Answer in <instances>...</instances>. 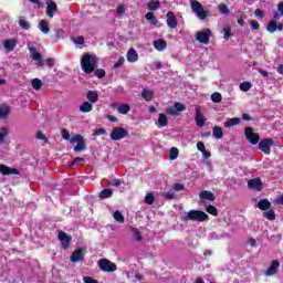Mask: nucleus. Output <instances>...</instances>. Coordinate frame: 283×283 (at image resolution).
Segmentation results:
<instances>
[{
    "mask_svg": "<svg viewBox=\"0 0 283 283\" xmlns=\"http://www.w3.org/2000/svg\"><path fill=\"white\" fill-rule=\"evenodd\" d=\"M97 64H98V57H96V55L86 53L81 59L82 70L85 74H92V72L96 70Z\"/></svg>",
    "mask_w": 283,
    "mask_h": 283,
    "instance_id": "nucleus-1",
    "label": "nucleus"
},
{
    "mask_svg": "<svg viewBox=\"0 0 283 283\" xmlns=\"http://www.w3.org/2000/svg\"><path fill=\"white\" fill-rule=\"evenodd\" d=\"M190 8L193 14H196V18L200 19V21H205L211 17V13L208 10H205V7L198 0L190 1Z\"/></svg>",
    "mask_w": 283,
    "mask_h": 283,
    "instance_id": "nucleus-2",
    "label": "nucleus"
},
{
    "mask_svg": "<svg viewBox=\"0 0 283 283\" xmlns=\"http://www.w3.org/2000/svg\"><path fill=\"white\" fill-rule=\"evenodd\" d=\"M256 207L261 211H265L263 212V216L266 218V220H275V210L271 209V201H269V199L259 200Z\"/></svg>",
    "mask_w": 283,
    "mask_h": 283,
    "instance_id": "nucleus-3",
    "label": "nucleus"
},
{
    "mask_svg": "<svg viewBox=\"0 0 283 283\" xmlns=\"http://www.w3.org/2000/svg\"><path fill=\"white\" fill-rule=\"evenodd\" d=\"M209 216L202 210H190L185 220H191L192 222H205Z\"/></svg>",
    "mask_w": 283,
    "mask_h": 283,
    "instance_id": "nucleus-4",
    "label": "nucleus"
},
{
    "mask_svg": "<svg viewBox=\"0 0 283 283\" xmlns=\"http://www.w3.org/2000/svg\"><path fill=\"white\" fill-rule=\"evenodd\" d=\"M97 266L102 273H114L117 269L116 264L107 259H99L97 261Z\"/></svg>",
    "mask_w": 283,
    "mask_h": 283,
    "instance_id": "nucleus-5",
    "label": "nucleus"
},
{
    "mask_svg": "<svg viewBox=\"0 0 283 283\" xmlns=\"http://www.w3.org/2000/svg\"><path fill=\"white\" fill-rule=\"evenodd\" d=\"M195 39L198 43L202 45H209V41L211 39V29H203L201 31H197L195 33Z\"/></svg>",
    "mask_w": 283,
    "mask_h": 283,
    "instance_id": "nucleus-6",
    "label": "nucleus"
},
{
    "mask_svg": "<svg viewBox=\"0 0 283 283\" xmlns=\"http://www.w3.org/2000/svg\"><path fill=\"white\" fill-rule=\"evenodd\" d=\"M129 136V132L123 127H115L111 133V140H123V138H127Z\"/></svg>",
    "mask_w": 283,
    "mask_h": 283,
    "instance_id": "nucleus-7",
    "label": "nucleus"
},
{
    "mask_svg": "<svg viewBox=\"0 0 283 283\" xmlns=\"http://www.w3.org/2000/svg\"><path fill=\"white\" fill-rule=\"evenodd\" d=\"M85 253H87V248H78L71 255V262H83L85 260Z\"/></svg>",
    "mask_w": 283,
    "mask_h": 283,
    "instance_id": "nucleus-8",
    "label": "nucleus"
},
{
    "mask_svg": "<svg viewBox=\"0 0 283 283\" xmlns=\"http://www.w3.org/2000/svg\"><path fill=\"white\" fill-rule=\"evenodd\" d=\"M28 50H29V52H30V54H31V59L33 60V61H36V65L39 66V67H43V65H44V63H43V55H41V53H39L38 51H36V48H34V46H28Z\"/></svg>",
    "mask_w": 283,
    "mask_h": 283,
    "instance_id": "nucleus-9",
    "label": "nucleus"
},
{
    "mask_svg": "<svg viewBox=\"0 0 283 283\" xmlns=\"http://www.w3.org/2000/svg\"><path fill=\"white\" fill-rule=\"evenodd\" d=\"M245 138L249 140L250 145H258L260 143V136L255 133H253L252 127H245Z\"/></svg>",
    "mask_w": 283,
    "mask_h": 283,
    "instance_id": "nucleus-10",
    "label": "nucleus"
},
{
    "mask_svg": "<svg viewBox=\"0 0 283 283\" xmlns=\"http://www.w3.org/2000/svg\"><path fill=\"white\" fill-rule=\"evenodd\" d=\"M271 147H273V139L271 138H264L259 143V149L263 151V154H271Z\"/></svg>",
    "mask_w": 283,
    "mask_h": 283,
    "instance_id": "nucleus-11",
    "label": "nucleus"
},
{
    "mask_svg": "<svg viewBox=\"0 0 283 283\" xmlns=\"http://www.w3.org/2000/svg\"><path fill=\"white\" fill-rule=\"evenodd\" d=\"M277 269H280V261L273 260L263 275L265 277H273V275H277Z\"/></svg>",
    "mask_w": 283,
    "mask_h": 283,
    "instance_id": "nucleus-12",
    "label": "nucleus"
},
{
    "mask_svg": "<svg viewBox=\"0 0 283 283\" xmlns=\"http://www.w3.org/2000/svg\"><path fill=\"white\" fill-rule=\"evenodd\" d=\"M166 24L170 30H176L178 28V20H176V13L174 11H168L167 14Z\"/></svg>",
    "mask_w": 283,
    "mask_h": 283,
    "instance_id": "nucleus-13",
    "label": "nucleus"
},
{
    "mask_svg": "<svg viewBox=\"0 0 283 283\" xmlns=\"http://www.w3.org/2000/svg\"><path fill=\"white\" fill-rule=\"evenodd\" d=\"M57 238L62 244V249H70V242H72V238L67 235V233L59 231Z\"/></svg>",
    "mask_w": 283,
    "mask_h": 283,
    "instance_id": "nucleus-14",
    "label": "nucleus"
},
{
    "mask_svg": "<svg viewBox=\"0 0 283 283\" xmlns=\"http://www.w3.org/2000/svg\"><path fill=\"white\" fill-rule=\"evenodd\" d=\"M249 189H254L255 191H262L264 185L262 184V179L253 178L248 181Z\"/></svg>",
    "mask_w": 283,
    "mask_h": 283,
    "instance_id": "nucleus-15",
    "label": "nucleus"
},
{
    "mask_svg": "<svg viewBox=\"0 0 283 283\" xmlns=\"http://www.w3.org/2000/svg\"><path fill=\"white\" fill-rule=\"evenodd\" d=\"M153 48H155L157 52H165V50H167V41L157 39L153 42Z\"/></svg>",
    "mask_w": 283,
    "mask_h": 283,
    "instance_id": "nucleus-16",
    "label": "nucleus"
},
{
    "mask_svg": "<svg viewBox=\"0 0 283 283\" xmlns=\"http://www.w3.org/2000/svg\"><path fill=\"white\" fill-rule=\"evenodd\" d=\"M2 46L7 52H14V49L17 48V40L14 39L4 40L2 43Z\"/></svg>",
    "mask_w": 283,
    "mask_h": 283,
    "instance_id": "nucleus-17",
    "label": "nucleus"
},
{
    "mask_svg": "<svg viewBox=\"0 0 283 283\" xmlns=\"http://www.w3.org/2000/svg\"><path fill=\"white\" fill-rule=\"evenodd\" d=\"M55 12H59V6H56V2L46 4V17H49V19H54Z\"/></svg>",
    "mask_w": 283,
    "mask_h": 283,
    "instance_id": "nucleus-18",
    "label": "nucleus"
},
{
    "mask_svg": "<svg viewBox=\"0 0 283 283\" xmlns=\"http://www.w3.org/2000/svg\"><path fill=\"white\" fill-rule=\"evenodd\" d=\"M200 200H209L210 202H213L216 200V195L209 190H202L199 193Z\"/></svg>",
    "mask_w": 283,
    "mask_h": 283,
    "instance_id": "nucleus-19",
    "label": "nucleus"
},
{
    "mask_svg": "<svg viewBox=\"0 0 283 283\" xmlns=\"http://www.w3.org/2000/svg\"><path fill=\"white\" fill-rule=\"evenodd\" d=\"M86 98L92 105H94V103H98V91H88Z\"/></svg>",
    "mask_w": 283,
    "mask_h": 283,
    "instance_id": "nucleus-20",
    "label": "nucleus"
},
{
    "mask_svg": "<svg viewBox=\"0 0 283 283\" xmlns=\"http://www.w3.org/2000/svg\"><path fill=\"white\" fill-rule=\"evenodd\" d=\"M195 122H196L197 127H203L205 126L206 119L202 116V113H200V108L196 109Z\"/></svg>",
    "mask_w": 283,
    "mask_h": 283,
    "instance_id": "nucleus-21",
    "label": "nucleus"
},
{
    "mask_svg": "<svg viewBox=\"0 0 283 283\" xmlns=\"http://www.w3.org/2000/svg\"><path fill=\"white\" fill-rule=\"evenodd\" d=\"M39 30L42 34H50V22H48V20H40Z\"/></svg>",
    "mask_w": 283,
    "mask_h": 283,
    "instance_id": "nucleus-22",
    "label": "nucleus"
},
{
    "mask_svg": "<svg viewBox=\"0 0 283 283\" xmlns=\"http://www.w3.org/2000/svg\"><path fill=\"white\" fill-rule=\"evenodd\" d=\"M92 109H94V105L90 102H83L80 105V112L82 114H90V112H92Z\"/></svg>",
    "mask_w": 283,
    "mask_h": 283,
    "instance_id": "nucleus-23",
    "label": "nucleus"
},
{
    "mask_svg": "<svg viewBox=\"0 0 283 283\" xmlns=\"http://www.w3.org/2000/svg\"><path fill=\"white\" fill-rule=\"evenodd\" d=\"M0 174H2L3 176H10L12 174H19V170L10 168L6 165H0Z\"/></svg>",
    "mask_w": 283,
    "mask_h": 283,
    "instance_id": "nucleus-24",
    "label": "nucleus"
},
{
    "mask_svg": "<svg viewBox=\"0 0 283 283\" xmlns=\"http://www.w3.org/2000/svg\"><path fill=\"white\" fill-rule=\"evenodd\" d=\"M126 56L128 63H136V61H138V52H136L134 49H129Z\"/></svg>",
    "mask_w": 283,
    "mask_h": 283,
    "instance_id": "nucleus-25",
    "label": "nucleus"
},
{
    "mask_svg": "<svg viewBox=\"0 0 283 283\" xmlns=\"http://www.w3.org/2000/svg\"><path fill=\"white\" fill-rule=\"evenodd\" d=\"M142 98H144V101H146L147 103L154 101V91L144 88L142 91Z\"/></svg>",
    "mask_w": 283,
    "mask_h": 283,
    "instance_id": "nucleus-26",
    "label": "nucleus"
},
{
    "mask_svg": "<svg viewBox=\"0 0 283 283\" xmlns=\"http://www.w3.org/2000/svg\"><path fill=\"white\" fill-rule=\"evenodd\" d=\"M212 136L213 138H216L217 140H220L224 137V132H222V127L220 126H214L212 128Z\"/></svg>",
    "mask_w": 283,
    "mask_h": 283,
    "instance_id": "nucleus-27",
    "label": "nucleus"
},
{
    "mask_svg": "<svg viewBox=\"0 0 283 283\" xmlns=\"http://www.w3.org/2000/svg\"><path fill=\"white\" fill-rule=\"evenodd\" d=\"M168 123H169V119H167V115L159 114L158 122H157V127L159 129H163V127H167Z\"/></svg>",
    "mask_w": 283,
    "mask_h": 283,
    "instance_id": "nucleus-28",
    "label": "nucleus"
},
{
    "mask_svg": "<svg viewBox=\"0 0 283 283\" xmlns=\"http://www.w3.org/2000/svg\"><path fill=\"white\" fill-rule=\"evenodd\" d=\"M241 119L240 117H233L224 122V127L230 128V127H235V125H240Z\"/></svg>",
    "mask_w": 283,
    "mask_h": 283,
    "instance_id": "nucleus-29",
    "label": "nucleus"
},
{
    "mask_svg": "<svg viewBox=\"0 0 283 283\" xmlns=\"http://www.w3.org/2000/svg\"><path fill=\"white\" fill-rule=\"evenodd\" d=\"M129 109H132L129 104H119L117 107L118 114H123L124 116L129 114Z\"/></svg>",
    "mask_w": 283,
    "mask_h": 283,
    "instance_id": "nucleus-30",
    "label": "nucleus"
},
{
    "mask_svg": "<svg viewBox=\"0 0 283 283\" xmlns=\"http://www.w3.org/2000/svg\"><path fill=\"white\" fill-rule=\"evenodd\" d=\"M113 196H114V190H112L109 188L103 189L99 192V198H102V199L112 198Z\"/></svg>",
    "mask_w": 283,
    "mask_h": 283,
    "instance_id": "nucleus-31",
    "label": "nucleus"
},
{
    "mask_svg": "<svg viewBox=\"0 0 283 283\" xmlns=\"http://www.w3.org/2000/svg\"><path fill=\"white\" fill-rule=\"evenodd\" d=\"M31 86L33 87V90H35V92H39V90H41V87H43V81L35 77L31 81Z\"/></svg>",
    "mask_w": 283,
    "mask_h": 283,
    "instance_id": "nucleus-32",
    "label": "nucleus"
},
{
    "mask_svg": "<svg viewBox=\"0 0 283 283\" xmlns=\"http://www.w3.org/2000/svg\"><path fill=\"white\" fill-rule=\"evenodd\" d=\"M147 8L150 10V12H156V10L160 8V1L151 0L147 3Z\"/></svg>",
    "mask_w": 283,
    "mask_h": 283,
    "instance_id": "nucleus-33",
    "label": "nucleus"
},
{
    "mask_svg": "<svg viewBox=\"0 0 283 283\" xmlns=\"http://www.w3.org/2000/svg\"><path fill=\"white\" fill-rule=\"evenodd\" d=\"M145 19L147 21H150L151 25H155V27L158 25V19H156V15L154 14V12L146 13Z\"/></svg>",
    "mask_w": 283,
    "mask_h": 283,
    "instance_id": "nucleus-34",
    "label": "nucleus"
},
{
    "mask_svg": "<svg viewBox=\"0 0 283 283\" xmlns=\"http://www.w3.org/2000/svg\"><path fill=\"white\" fill-rule=\"evenodd\" d=\"M113 218H114V220H116V222H119L120 224H123L125 222V217L123 216L120 210H116L113 213Z\"/></svg>",
    "mask_w": 283,
    "mask_h": 283,
    "instance_id": "nucleus-35",
    "label": "nucleus"
},
{
    "mask_svg": "<svg viewBox=\"0 0 283 283\" xmlns=\"http://www.w3.org/2000/svg\"><path fill=\"white\" fill-rule=\"evenodd\" d=\"M85 149H87V145H85V142L82 139L80 140L76 146L74 147V151L75 153H81V151H85Z\"/></svg>",
    "mask_w": 283,
    "mask_h": 283,
    "instance_id": "nucleus-36",
    "label": "nucleus"
},
{
    "mask_svg": "<svg viewBox=\"0 0 283 283\" xmlns=\"http://www.w3.org/2000/svg\"><path fill=\"white\" fill-rule=\"evenodd\" d=\"M8 134H10L8 128L6 127L0 128V145H3V143H6V137L8 136Z\"/></svg>",
    "mask_w": 283,
    "mask_h": 283,
    "instance_id": "nucleus-37",
    "label": "nucleus"
},
{
    "mask_svg": "<svg viewBox=\"0 0 283 283\" xmlns=\"http://www.w3.org/2000/svg\"><path fill=\"white\" fill-rule=\"evenodd\" d=\"M133 239L136 240V242H142L143 241V234H140V230L133 228Z\"/></svg>",
    "mask_w": 283,
    "mask_h": 283,
    "instance_id": "nucleus-38",
    "label": "nucleus"
},
{
    "mask_svg": "<svg viewBox=\"0 0 283 283\" xmlns=\"http://www.w3.org/2000/svg\"><path fill=\"white\" fill-rule=\"evenodd\" d=\"M268 32H271V34H273V32H275V30H277V22L275 20H272L268 23L266 27Z\"/></svg>",
    "mask_w": 283,
    "mask_h": 283,
    "instance_id": "nucleus-39",
    "label": "nucleus"
},
{
    "mask_svg": "<svg viewBox=\"0 0 283 283\" xmlns=\"http://www.w3.org/2000/svg\"><path fill=\"white\" fill-rule=\"evenodd\" d=\"M210 98L212 103H222V94H220L219 92L212 93Z\"/></svg>",
    "mask_w": 283,
    "mask_h": 283,
    "instance_id": "nucleus-40",
    "label": "nucleus"
},
{
    "mask_svg": "<svg viewBox=\"0 0 283 283\" xmlns=\"http://www.w3.org/2000/svg\"><path fill=\"white\" fill-rule=\"evenodd\" d=\"M220 14H224V17H229V14L231 13V11L229 10V7H227V4H219L218 8Z\"/></svg>",
    "mask_w": 283,
    "mask_h": 283,
    "instance_id": "nucleus-41",
    "label": "nucleus"
},
{
    "mask_svg": "<svg viewBox=\"0 0 283 283\" xmlns=\"http://www.w3.org/2000/svg\"><path fill=\"white\" fill-rule=\"evenodd\" d=\"M18 23L22 30H30V22H28V20H24L23 18H19Z\"/></svg>",
    "mask_w": 283,
    "mask_h": 283,
    "instance_id": "nucleus-42",
    "label": "nucleus"
},
{
    "mask_svg": "<svg viewBox=\"0 0 283 283\" xmlns=\"http://www.w3.org/2000/svg\"><path fill=\"white\" fill-rule=\"evenodd\" d=\"M251 87H252L251 82H242L239 85V88L241 90V92H249Z\"/></svg>",
    "mask_w": 283,
    "mask_h": 283,
    "instance_id": "nucleus-43",
    "label": "nucleus"
},
{
    "mask_svg": "<svg viewBox=\"0 0 283 283\" xmlns=\"http://www.w3.org/2000/svg\"><path fill=\"white\" fill-rule=\"evenodd\" d=\"M155 201H156V197H154V193L149 192L146 195L145 197L146 205H154Z\"/></svg>",
    "mask_w": 283,
    "mask_h": 283,
    "instance_id": "nucleus-44",
    "label": "nucleus"
},
{
    "mask_svg": "<svg viewBox=\"0 0 283 283\" xmlns=\"http://www.w3.org/2000/svg\"><path fill=\"white\" fill-rule=\"evenodd\" d=\"M178 154H179L178 148L176 147L170 148V151H169L170 160H176V158H178Z\"/></svg>",
    "mask_w": 283,
    "mask_h": 283,
    "instance_id": "nucleus-45",
    "label": "nucleus"
},
{
    "mask_svg": "<svg viewBox=\"0 0 283 283\" xmlns=\"http://www.w3.org/2000/svg\"><path fill=\"white\" fill-rule=\"evenodd\" d=\"M222 30H223V39L226 41H229V39L231 38V28L224 27Z\"/></svg>",
    "mask_w": 283,
    "mask_h": 283,
    "instance_id": "nucleus-46",
    "label": "nucleus"
},
{
    "mask_svg": "<svg viewBox=\"0 0 283 283\" xmlns=\"http://www.w3.org/2000/svg\"><path fill=\"white\" fill-rule=\"evenodd\" d=\"M164 198H167L168 200L176 199V192L174 190H169L163 193Z\"/></svg>",
    "mask_w": 283,
    "mask_h": 283,
    "instance_id": "nucleus-47",
    "label": "nucleus"
},
{
    "mask_svg": "<svg viewBox=\"0 0 283 283\" xmlns=\"http://www.w3.org/2000/svg\"><path fill=\"white\" fill-rule=\"evenodd\" d=\"M206 211L208 213H210L211 216H218V209L214 206H212V205L208 206L206 208Z\"/></svg>",
    "mask_w": 283,
    "mask_h": 283,
    "instance_id": "nucleus-48",
    "label": "nucleus"
},
{
    "mask_svg": "<svg viewBox=\"0 0 283 283\" xmlns=\"http://www.w3.org/2000/svg\"><path fill=\"white\" fill-rule=\"evenodd\" d=\"M8 114H10V109H8V107L0 108V118H8Z\"/></svg>",
    "mask_w": 283,
    "mask_h": 283,
    "instance_id": "nucleus-49",
    "label": "nucleus"
},
{
    "mask_svg": "<svg viewBox=\"0 0 283 283\" xmlns=\"http://www.w3.org/2000/svg\"><path fill=\"white\" fill-rule=\"evenodd\" d=\"M69 140L72 145H75V143H78L80 140H83V136L82 135H74Z\"/></svg>",
    "mask_w": 283,
    "mask_h": 283,
    "instance_id": "nucleus-50",
    "label": "nucleus"
},
{
    "mask_svg": "<svg viewBox=\"0 0 283 283\" xmlns=\"http://www.w3.org/2000/svg\"><path fill=\"white\" fill-rule=\"evenodd\" d=\"M105 134H107V130H105V128H98L94 130L93 136H105Z\"/></svg>",
    "mask_w": 283,
    "mask_h": 283,
    "instance_id": "nucleus-51",
    "label": "nucleus"
},
{
    "mask_svg": "<svg viewBox=\"0 0 283 283\" xmlns=\"http://www.w3.org/2000/svg\"><path fill=\"white\" fill-rule=\"evenodd\" d=\"M116 12H117L118 17H123V14H125V12H126L125 6L124 4L118 6L116 9Z\"/></svg>",
    "mask_w": 283,
    "mask_h": 283,
    "instance_id": "nucleus-52",
    "label": "nucleus"
},
{
    "mask_svg": "<svg viewBox=\"0 0 283 283\" xmlns=\"http://www.w3.org/2000/svg\"><path fill=\"white\" fill-rule=\"evenodd\" d=\"M174 108L176 112H185V109H186V107L178 102L175 103Z\"/></svg>",
    "mask_w": 283,
    "mask_h": 283,
    "instance_id": "nucleus-53",
    "label": "nucleus"
},
{
    "mask_svg": "<svg viewBox=\"0 0 283 283\" xmlns=\"http://www.w3.org/2000/svg\"><path fill=\"white\" fill-rule=\"evenodd\" d=\"M95 76H96L97 78H104V76H105V70H103V69H97V70L95 71Z\"/></svg>",
    "mask_w": 283,
    "mask_h": 283,
    "instance_id": "nucleus-54",
    "label": "nucleus"
},
{
    "mask_svg": "<svg viewBox=\"0 0 283 283\" xmlns=\"http://www.w3.org/2000/svg\"><path fill=\"white\" fill-rule=\"evenodd\" d=\"M82 280L84 283H98V281H96V279H94L92 276H83Z\"/></svg>",
    "mask_w": 283,
    "mask_h": 283,
    "instance_id": "nucleus-55",
    "label": "nucleus"
},
{
    "mask_svg": "<svg viewBox=\"0 0 283 283\" xmlns=\"http://www.w3.org/2000/svg\"><path fill=\"white\" fill-rule=\"evenodd\" d=\"M61 134H62V138L64 139V140H70V132L67 130V129H65V128H63L62 130H61Z\"/></svg>",
    "mask_w": 283,
    "mask_h": 283,
    "instance_id": "nucleus-56",
    "label": "nucleus"
},
{
    "mask_svg": "<svg viewBox=\"0 0 283 283\" xmlns=\"http://www.w3.org/2000/svg\"><path fill=\"white\" fill-rule=\"evenodd\" d=\"M251 30H260V23L256 20L250 21Z\"/></svg>",
    "mask_w": 283,
    "mask_h": 283,
    "instance_id": "nucleus-57",
    "label": "nucleus"
},
{
    "mask_svg": "<svg viewBox=\"0 0 283 283\" xmlns=\"http://www.w3.org/2000/svg\"><path fill=\"white\" fill-rule=\"evenodd\" d=\"M73 43H75V45H83V43H85V38L77 36L76 39L73 40Z\"/></svg>",
    "mask_w": 283,
    "mask_h": 283,
    "instance_id": "nucleus-58",
    "label": "nucleus"
},
{
    "mask_svg": "<svg viewBox=\"0 0 283 283\" xmlns=\"http://www.w3.org/2000/svg\"><path fill=\"white\" fill-rule=\"evenodd\" d=\"M197 149H198V151H201V154H202L203 151H206L207 148L205 147V143L198 142V143H197Z\"/></svg>",
    "mask_w": 283,
    "mask_h": 283,
    "instance_id": "nucleus-59",
    "label": "nucleus"
},
{
    "mask_svg": "<svg viewBox=\"0 0 283 283\" xmlns=\"http://www.w3.org/2000/svg\"><path fill=\"white\" fill-rule=\"evenodd\" d=\"M125 63V57H119L117 62L114 64L115 70H118Z\"/></svg>",
    "mask_w": 283,
    "mask_h": 283,
    "instance_id": "nucleus-60",
    "label": "nucleus"
},
{
    "mask_svg": "<svg viewBox=\"0 0 283 283\" xmlns=\"http://www.w3.org/2000/svg\"><path fill=\"white\" fill-rule=\"evenodd\" d=\"M172 188H174L175 191H182V189H185V185H182V184H175L172 186Z\"/></svg>",
    "mask_w": 283,
    "mask_h": 283,
    "instance_id": "nucleus-61",
    "label": "nucleus"
},
{
    "mask_svg": "<svg viewBox=\"0 0 283 283\" xmlns=\"http://www.w3.org/2000/svg\"><path fill=\"white\" fill-rule=\"evenodd\" d=\"M63 29H56L55 30V39H56V41H59V40H61V34H63Z\"/></svg>",
    "mask_w": 283,
    "mask_h": 283,
    "instance_id": "nucleus-62",
    "label": "nucleus"
},
{
    "mask_svg": "<svg viewBox=\"0 0 283 283\" xmlns=\"http://www.w3.org/2000/svg\"><path fill=\"white\" fill-rule=\"evenodd\" d=\"M166 112H167V114H169L170 116H176V114L178 113L175 107L167 108Z\"/></svg>",
    "mask_w": 283,
    "mask_h": 283,
    "instance_id": "nucleus-63",
    "label": "nucleus"
},
{
    "mask_svg": "<svg viewBox=\"0 0 283 283\" xmlns=\"http://www.w3.org/2000/svg\"><path fill=\"white\" fill-rule=\"evenodd\" d=\"M36 138L39 140H48V138H45V134H43L42 132L36 133Z\"/></svg>",
    "mask_w": 283,
    "mask_h": 283,
    "instance_id": "nucleus-64",
    "label": "nucleus"
}]
</instances>
